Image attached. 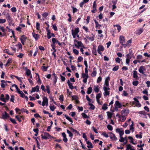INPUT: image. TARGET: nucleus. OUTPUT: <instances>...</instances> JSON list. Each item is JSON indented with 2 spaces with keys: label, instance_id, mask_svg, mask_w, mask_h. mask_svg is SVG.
<instances>
[{
  "label": "nucleus",
  "instance_id": "nucleus-1",
  "mask_svg": "<svg viewBox=\"0 0 150 150\" xmlns=\"http://www.w3.org/2000/svg\"><path fill=\"white\" fill-rule=\"evenodd\" d=\"M74 46L77 48H79V47H81L83 48H85V46L81 41H78L76 39L74 40Z\"/></svg>",
  "mask_w": 150,
  "mask_h": 150
},
{
  "label": "nucleus",
  "instance_id": "nucleus-2",
  "mask_svg": "<svg viewBox=\"0 0 150 150\" xmlns=\"http://www.w3.org/2000/svg\"><path fill=\"white\" fill-rule=\"evenodd\" d=\"M119 41L120 43L124 47L127 46V44H124L125 42V37L123 35H120L119 37Z\"/></svg>",
  "mask_w": 150,
  "mask_h": 150
},
{
  "label": "nucleus",
  "instance_id": "nucleus-3",
  "mask_svg": "<svg viewBox=\"0 0 150 150\" xmlns=\"http://www.w3.org/2000/svg\"><path fill=\"white\" fill-rule=\"evenodd\" d=\"M44 135L43 134L41 135V138L43 139H47L50 138H52L54 139L56 138V137L51 136L48 133L45 132L44 133Z\"/></svg>",
  "mask_w": 150,
  "mask_h": 150
},
{
  "label": "nucleus",
  "instance_id": "nucleus-4",
  "mask_svg": "<svg viewBox=\"0 0 150 150\" xmlns=\"http://www.w3.org/2000/svg\"><path fill=\"white\" fill-rule=\"evenodd\" d=\"M6 17L7 21H8L9 25H11V24L12 23L13 20L12 18L11 17L10 15L8 13H7L6 15Z\"/></svg>",
  "mask_w": 150,
  "mask_h": 150
},
{
  "label": "nucleus",
  "instance_id": "nucleus-5",
  "mask_svg": "<svg viewBox=\"0 0 150 150\" xmlns=\"http://www.w3.org/2000/svg\"><path fill=\"white\" fill-rule=\"evenodd\" d=\"M133 99L135 102H132L133 104H135L136 106L138 107H140L141 106V104L139 103V101L137 98H134Z\"/></svg>",
  "mask_w": 150,
  "mask_h": 150
},
{
  "label": "nucleus",
  "instance_id": "nucleus-6",
  "mask_svg": "<svg viewBox=\"0 0 150 150\" xmlns=\"http://www.w3.org/2000/svg\"><path fill=\"white\" fill-rule=\"evenodd\" d=\"M52 45H55V44L57 43L60 46L62 45V43L59 42L56 38H53L52 39Z\"/></svg>",
  "mask_w": 150,
  "mask_h": 150
},
{
  "label": "nucleus",
  "instance_id": "nucleus-7",
  "mask_svg": "<svg viewBox=\"0 0 150 150\" xmlns=\"http://www.w3.org/2000/svg\"><path fill=\"white\" fill-rule=\"evenodd\" d=\"M104 50V47L102 45H99L98 47L97 51L98 53L102 55V54L101 51H103Z\"/></svg>",
  "mask_w": 150,
  "mask_h": 150
},
{
  "label": "nucleus",
  "instance_id": "nucleus-8",
  "mask_svg": "<svg viewBox=\"0 0 150 150\" xmlns=\"http://www.w3.org/2000/svg\"><path fill=\"white\" fill-rule=\"evenodd\" d=\"M108 134H110L109 137L111 140L115 141L117 140V138L114 134L111 132H109Z\"/></svg>",
  "mask_w": 150,
  "mask_h": 150
},
{
  "label": "nucleus",
  "instance_id": "nucleus-9",
  "mask_svg": "<svg viewBox=\"0 0 150 150\" xmlns=\"http://www.w3.org/2000/svg\"><path fill=\"white\" fill-rule=\"evenodd\" d=\"M146 70V69L145 68V67L141 66L139 67V71L140 73H142V74H144V76H146V75L144 74V71H145Z\"/></svg>",
  "mask_w": 150,
  "mask_h": 150
},
{
  "label": "nucleus",
  "instance_id": "nucleus-10",
  "mask_svg": "<svg viewBox=\"0 0 150 150\" xmlns=\"http://www.w3.org/2000/svg\"><path fill=\"white\" fill-rule=\"evenodd\" d=\"M79 32V28L78 27L76 28L74 30L73 29H72L71 30L72 34L77 35L78 34V33Z\"/></svg>",
  "mask_w": 150,
  "mask_h": 150
},
{
  "label": "nucleus",
  "instance_id": "nucleus-11",
  "mask_svg": "<svg viewBox=\"0 0 150 150\" xmlns=\"http://www.w3.org/2000/svg\"><path fill=\"white\" fill-rule=\"evenodd\" d=\"M110 80V78L109 76L106 78L105 80V83L103 86H109V82Z\"/></svg>",
  "mask_w": 150,
  "mask_h": 150
},
{
  "label": "nucleus",
  "instance_id": "nucleus-12",
  "mask_svg": "<svg viewBox=\"0 0 150 150\" xmlns=\"http://www.w3.org/2000/svg\"><path fill=\"white\" fill-rule=\"evenodd\" d=\"M129 110L126 109H124L121 112L122 115L124 116H126L129 113Z\"/></svg>",
  "mask_w": 150,
  "mask_h": 150
},
{
  "label": "nucleus",
  "instance_id": "nucleus-13",
  "mask_svg": "<svg viewBox=\"0 0 150 150\" xmlns=\"http://www.w3.org/2000/svg\"><path fill=\"white\" fill-rule=\"evenodd\" d=\"M116 132L119 133L120 137H122V135L124 134V131L123 130L121 131L120 129L118 128L116 129Z\"/></svg>",
  "mask_w": 150,
  "mask_h": 150
},
{
  "label": "nucleus",
  "instance_id": "nucleus-14",
  "mask_svg": "<svg viewBox=\"0 0 150 150\" xmlns=\"http://www.w3.org/2000/svg\"><path fill=\"white\" fill-rule=\"evenodd\" d=\"M4 113V114H2V117L1 118L5 120L8 117H10L9 115L7 112L5 111Z\"/></svg>",
  "mask_w": 150,
  "mask_h": 150
},
{
  "label": "nucleus",
  "instance_id": "nucleus-15",
  "mask_svg": "<svg viewBox=\"0 0 150 150\" xmlns=\"http://www.w3.org/2000/svg\"><path fill=\"white\" fill-rule=\"evenodd\" d=\"M43 100L42 105L43 106H44L45 105V104L47 103L48 102V99L45 96L43 98Z\"/></svg>",
  "mask_w": 150,
  "mask_h": 150
},
{
  "label": "nucleus",
  "instance_id": "nucleus-16",
  "mask_svg": "<svg viewBox=\"0 0 150 150\" xmlns=\"http://www.w3.org/2000/svg\"><path fill=\"white\" fill-rule=\"evenodd\" d=\"M39 86L38 85L36 86L35 87H33L32 89V90L31 91V93H32L33 92H35L36 91L37 92L39 91Z\"/></svg>",
  "mask_w": 150,
  "mask_h": 150
},
{
  "label": "nucleus",
  "instance_id": "nucleus-17",
  "mask_svg": "<svg viewBox=\"0 0 150 150\" xmlns=\"http://www.w3.org/2000/svg\"><path fill=\"white\" fill-rule=\"evenodd\" d=\"M69 128L74 133L77 134V135H79V136L81 135V134L79 133V132L78 131H77L76 130L74 129L71 127H69Z\"/></svg>",
  "mask_w": 150,
  "mask_h": 150
},
{
  "label": "nucleus",
  "instance_id": "nucleus-18",
  "mask_svg": "<svg viewBox=\"0 0 150 150\" xmlns=\"http://www.w3.org/2000/svg\"><path fill=\"white\" fill-rule=\"evenodd\" d=\"M62 135L63 137V141L65 143H67L68 141V139L66 137V135L65 132H63L62 133Z\"/></svg>",
  "mask_w": 150,
  "mask_h": 150
},
{
  "label": "nucleus",
  "instance_id": "nucleus-19",
  "mask_svg": "<svg viewBox=\"0 0 150 150\" xmlns=\"http://www.w3.org/2000/svg\"><path fill=\"white\" fill-rule=\"evenodd\" d=\"M32 34L33 37L34 38L36 41H37L40 38V35L39 34H36L34 32L32 33Z\"/></svg>",
  "mask_w": 150,
  "mask_h": 150
},
{
  "label": "nucleus",
  "instance_id": "nucleus-20",
  "mask_svg": "<svg viewBox=\"0 0 150 150\" xmlns=\"http://www.w3.org/2000/svg\"><path fill=\"white\" fill-rule=\"evenodd\" d=\"M96 68L94 67L93 69V71L91 74V76L92 77H94L96 76L97 74Z\"/></svg>",
  "mask_w": 150,
  "mask_h": 150
},
{
  "label": "nucleus",
  "instance_id": "nucleus-21",
  "mask_svg": "<svg viewBox=\"0 0 150 150\" xmlns=\"http://www.w3.org/2000/svg\"><path fill=\"white\" fill-rule=\"evenodd\" d=\"M114 105L117 106V107H119V108H121L122 107V105L121 104L119 101L118 100L116 101L115 102V104Z\"/></svg>",
  "mask_w": 150,
  "mask_h": 150
},
{
  "label": "nucleus",
  "instance_id": "nucleus-22",
  "mask_svg": "<svg viewBox=\"0 0 150 150\" xmlns=\"http://www.w3.org/2000/svg\"><path fill=\"white\" fill-rule=\"evenodd\" d=\"M25 69L26 71L25 75L28 76H30L31 74L30 70L29 69H28L27 67L25 68Z\"/></svg>",
  "mask_w": 150,
  "mask_h": 150
},
{
  "label": "nucleus",
  "instance_id": "nucleus-23",
  "mask_svg": "<svg viewBox=\"0 0 150 150\" xmlns=\"http://www.w3.org/2000/svg\"><path fill=\"white\" fill-rule=\"evenodd\" d=\"M104 92L103 93L104 95L105 96H109L110 94V91H107V89L105 88V89H103Z\"/></svg>",
  "mask_w": 150,
  "mask_h": 150
},
{
  "label": "nucleus",
  "instance_id": "nucleus-24",
  "mask_svg": "<svg viewBox=\"0 0 150 150\" xmlns=\"http://www.w3.org/2000/svg\"><path fill=\"white\" fill-rule=\"evenodd\" d=\"M86 144L88 145L87 146V147L88 148H93L92 143L89 142V141H86Z\"/></svg>",
  "mask_w": 150,
  "mask_h": 150
},
{
  "label": "nucleus",
  "instance_id": "nucleus-25",
  "mask_svg": "<svg viewBox=\"0 0 150 150\" xmlns=\"http://www.w3.org/2000/svg\"><path fill=\"white\" fill-rule=\"evenodd\" d=\"M92 52L94 55L96 56L97 55L96 49L95 46H93V49L92 50Z\"/></svg>",
  "mask_w": 150,
  "mask_h": 150
},
{
  "label": "nucleus",
  "instance_id": "nucleus-26",
  "mask_svg": "<svg viewBox=\"0 0 150 150\" xmlns=\"http://www.w3.org/2000/svg\"><path fill=\"white\" fill-rule=\"evenodd\" d=\"M133 77L134 78H136V79H138V77L137 76V72L136 71L134 70L133 71Z\"/></svg>",
  "mask_w": 150,
  "mask_h": 150
},
{
  "label": "nucleus",
  "instance_id": "nucleus-27",
  "mask_svg": "<svg viewBox=\"0 0 150 150\" xmlns=\"http://www.w3.org/2000/svg\"><path fill=\"white\" fill-rule=\"evenodd\" d=\"M99 86H94V90L96 93H98L99 91Z\"/></svg>",
  "mask_w": 150,
  "mask_h": 150
},
{
  "label": "nucleus",
  "instance_id": "nucleus-28",
  "mask_svg": "<svg viewBox=\"0 0 150 150\" xmlns=\"http://www.w3.org/2000/svg\"><path fill=\"white\" fill-rule=\"evenodd\" d=\"M144 29L142 28H141L137 30L136 34L138 35H140L143 31Z\"/></svg>",
  "mask_w": 150,
  "mask_h": 150
},
{
  "label": "nucleus",
  "instance_id": "nucleus-29",
  "mask_svg": "<svg viewBox=\"0 0 150 150\" xmlns=\"http://www.w3.org/2000/svg\"><path fill=\"white\" fill-rule=\"evenodd\" d=\"M67 133L69 134V136L71 138V139H72L73 136V134L68 129L67 130Z\"/></svg>",
  "mask_w": 150,
  "mask_h": 150
},
{
  "label": "nucleus",
  "instance_id": "nucleus-30",
  "mask_svg": "<svg viewBox=\"0 0 150 150\" xmlns=\"http://www.w3.org/2000/svg\"><path fill=\"white\" fill-rule=\"evenodd\" d=\"M64 116L71 123L73 122V120L70 117L68 116L67 115L65 114L64 115Z\"/></svg>",
  "mask_w": 150,
  "mask_h": 150
},
{
  "label": "nucleus",
  "instance_id": "nucleus-31",
  "mask_svg": "<svg viewBox=\"0 0 150 150\" xmlns=\"http://www.w3.org/2000/svg\"><path fill=\"white\" fill-rule=\"evenodd\" d=\"M4 53H6L9 55H13V54L11 52H10L9 50L8 49H5L4 50Z\"/></svg>",
  "mask_w": 150,
  "mask_h": 150
},
{
  "label": "nucleus",
  "instance_id": "nucleus-32",
  "mask_svg": "<svg viewBox=\"0 0 150 150\" xmlns=\"http://www.w3.org/2000/svg\"><path fill=\"white\" fill-rule=\"evenodd\" d=\"M12 76H14V77H15L16 79H17L21 83H22V81L20 77H19L18 76H15L13 75H11L10 76V77L11 78H12Z\"/></svg>",
  "mask_w": 150,
  "mask_h": 150
},
{
  "label": "nucleus",
  "instance_id": "nucleus-33",
  "mask_svg": "<svg viewBox=\"0 0 150 150\" xmlns=\"http://www.w3.org/2000/svg\"><path fill=\"white\" fill-rule=\"evenodd\" d=\"M94 21L95 23L96 24V28H97L99 27H101L102 25H101L99 24L98 22L96 21V20L95 19L94 20Z\"/></svg>",
  "mask_w": 150,
  "mask_h": 150
},
{
  "label": "nucleus",
  "instance_id": "nucleus-34",
  "mask_svg": "<svg viewBox=\"0 0 150 150\" xmlns=\"http://www.w3.org/2000/svg\"><path fill=\"white\" fill-rule=\"evenodd\" d=\"M4 95L3 94H1V97L0 98V100L3 101V102L6 103V100L5 99V98H4Z\"/></svg>",
  "mask_w": 150,
  "mask_h": 150
},
{
  "label": "nucleus",
  "instance_id": "nucleus-35",
  "mask_svg": "<svg viewBox=\"0 0 150 150\" xmlns=\"http://www.w3.org/2000/svg\"><path fill=\"white\" fill-rule=\"evenodd\" d=\"M92 88L91 87H90L88 89V90L87 93L88 94H90L92 91Z\"/></svg>",
  "mask_w": 150,
  "mask_h": 150
},
{
  "label": "nucleus",
  "instance_id": "nucleus-36",
  "mask_svg": "<svg viewBox=\"0 0 150 150\" xmlns=\"http://www.w3.org/2000/svg\"><path fill=\"white\" fill-rule=\"evenodd\" d=\"M107 104L105 103L103 105V106L102 108V109L104 110H106L108 108V107L107 106Z\"/></svg>",
  "mask_w": 150,
  "mask_h": 150
},
{
  "label": "nucleus",
  "instance_id": "nucleus-37",
  "mask_svg": "<svg viewBox=\"0 0 150 150\" xmlns=\"http://www.w3.org/2000/svg\"><path fill=\"white\" fill-rule=\"evenodd\" d=\"M49 67V66H47V67L42 66L41 67V69L43 71H47V69Z\"/></svg>",
  "mask_w": 150,
  "mask_h": 150
},
{
  "label": "nucleus",
  "instance_id": "nucleus-38",
  "mask_svg": "<svg viewBox=\"0 0 150 150\" xmlns=\"http://www.w3.org/2000/svg\"><path fill=\"white\" fill-rule=\"evenodd\" d=\"M88 104L90 106V109L92 110H94L95 109V107L93 104L90 103V102L88 103Z\"/></svg>",
  "mask_w": 150,
  "mask_h": 150
},
{
  "label": "nucleus",
  "instance_id": "nucleus-39",
  "mask_svg": "<svg viewBox=\"0 0 150 150\" xmlns=\"http://www.w3.org/2000/svg\"><path fill=\"white\" fill-rule=\"evenodd\" d=\"M107 115L109 118L111 119L112 115V113L109 112H107Z\"/></svg>",
  "mask_w": 150,
  "mask_h": 150
},
{
  "label": "nucleus",
  "instance_id": "nucleus-40",
  "mask_svg": "<svg viewBox=\"0 0 150 150\" xmlns=\"http://www.w3.org/2000/svg\"><path fill=\"white\" fill-rule=\"evenodd\" d=\"M114 27H117V30L118 32H120L121 30V27L118 24H117L113 25Z\"/></svg>",
  "mask_w": 150,
  "mask_h": 150
},
{
  "label": "nucleus",
  "instance_id": "nucleus-41",
  "mask_svg": "<svg viewBox=\"0 0 150 150\" xmlns=\"http://www.w3.org/2000/svg\"><path fill=\"white\" fill-rule=\"evenodd\" d=\"M81 115L83 118H89V116H87L86 114L85 113L83 112L81 114Z\"/></svg>",
  "mask_w": 150,
  "mask_h": 150
},
{
  "label": "nucleus",
  "instance_id": "nucleus-42",
  "mask_svg": "<svg viewBox=\"0 0 150 150\" xmlns=\"http://www.w3.org/2000/svg\"><path fill=\"white\" fill-rule=\"evenodd\" d=\"M128 138L130 140V141H129L130 143H132L134 144H135L133 142L134 139L132 137L129 136Z\"/></svg>",
  "mask_w": 150,
  "mask_h": 150
},
{
  "label": "nucleus",
  "instance_id": "nucleus-43",
  "mask_svg": "<svg viewBox=\"0 0 150 150\" xmlns=\"http://www.w3.org/2000/svg\"><path fill=\"white\" fill-rule=\"evenodd\" d=\"M82 77L83 79L85 78H88V74H85L84 73H82Z\"/></svg>",
  "mask_w": 150,
  "mask_h": 150
},
{
  "label": "nucleus",
  "instance_id": "nucleus-44",
  "mask_svg": "<svg viewBox=\"0 0 150 150\" xmlns=\"http://www.w3.org/2000/svg\"><path fill=\"white\" fill-rule=\"evenodd\" d=\"M71 8L73 13H75L77 12L78 9L74 7L73 6H71Z\"/></svg>",
  "mask_w": 150,
  "mask_h": 150
},
{
  "label": "nucleus",
  "instance_id": "nucleus-45",
  "mask_svg": "<svg viewBox=\"0 0 150 150\" xmlns=\"http://www.w3.org/2000/svg\"><path fill=\"white\" fill-rule=\"evenodd\" d=\"M33 131L35 132V136H38V131L39 130L38 128H36L34 129L33 130Z\"/></svg>",
  "mask_w": 150,
  "mask_h": 150
},
{
  "label": "nucleus",
  "instance_id": "nucleus-46",
  "mask_svg": "<svg viewBox=\"0 0 150 150\" xmlns=\"http://www.w3.org/2000/svg\"><path fill=\"white\" fill-rule=\"evenodd\" d=\"M51 46L52 49L54 51L53 52L54 53H55L57 51V50L55 49L56 48V46L54 45H53L51 44Z\"/></svg>",
  "mask_w": 150,
  "mask_h": 150
},
{
  "label": "nucleus",
  "instance_id": "nucleus-47",
  "mask_svg": "<svg viewBox=\"0 0 150 150\" xmlns=\"http://www.w3.org/2000/svg\"><path fill=\"white\" fill-rule=\"evenodd\" d=\"M12 86V87H14V86H15V88H16V90L17 91V92H18V93H19V91H20V89L18 88V87L16 85V84H13Z\"/></svg>",
  "mask_w": 150,
  "mask_h": 150
},
{
  "label": "nucleus",
  "instance_id": "nucleus-48",
  "mask_svg": "<svg viewBox=\"0 0 150 150\" xmlns=\"http://www.w3.org/2000/svg\"><path fill=\"white\" fill-rule=\"evenodd\" d=\"M20 38H21L23 40L26 41L27 39V37H26L24 35H23L21 36Z\"/></svg>",
  "mask_w": 150,
  "mask_h": 150
},
{
  "label": "nucleus",
  "instance_id": "nucleus-49",
  "mask_svg": "<svg viewBox=\"0 0 150 150\" xmlns=\"http://www.w3.org/2000/svg\"><path fill=\"white\" fill-rule=\"evenodd\" d=\"M101 93H99L96 96V98L97 100H99V99L101 98Z\"/></svg>",
  "mask_w": 150,
  "mask_h": 150
},
{
  "label": "nucleus",
  "instance_id": "nucleus-50",
  "mask_svg": "<svg viewBox=\"0 0 150 150\" xmlns=\"http://www.w3.org/2000/svg\"><path fill=\"white\" fill-rule=\"evenodd\" d=\"M43 112L44 114H49V116L50 117H52V115H51V114L48 111H47L45 110H43Z\"/></svg>",
  "mask_w": 150,
  "mask_h": 150
},
{
  "label": "nucleus",
  "instance_id": "nucleus-51",
  "mask_svg": "<svg viewBox=\"0 0 150 150\" xmlns=\"http://www.w3.org/2000/svg\"><path fill=\"white\" fill-rule=\"evenodd\" d=\"M134 122L133 121H132V125H130V130H132V132H133L134 131V128L133 127V126L134 125Z\"/></svg>",
  "mask_w": 150,
  "mask_h": 150
},
{
  "label": "nucleus",
  "instance_id": "nucleus-52",
  "mask_svg": "<svg viewBox=\"0 0 150 150\" xmlns=\"http://www.w3.org/2000/svg\"><path fill=\"white\" fill-rule=\"evenodd\" d=\"M107 128L110 131H112L113 129L112 126L110 125H107Z\"/></svg>",
  "mask_w": 150,
  "mask_h": 150
},
{
  "label": "nucleus",
  "instance_id": "nucleus-53",
  "mask_svg": "<svg viewBox=\"0 0 150 150\" xmlns=\"http://www.w3.org/2000/svg\"><path fill=\"white\" fill-rule=\"evenodd\" d=\"M9 119L11 121V122L13 124H17L15 120L13 119H12L11 117H10Z\"/></svg>",
  "mask_w": 150,
  "mask_h": 150
},
{
  "label": "nucleus",
  "instance_id": "nucleus-54",
  "mask_svg": "<svg viewBox=\"0 0 150 150\" xmlns=\"http://www.w3.org/2000/svg\"><path fill=\"white\" fill-rule=\"evenodd\" d=\"M83 59V58L81 56H79L77 59V62H79L82 61Z\"/></svg>",
  "mask_w": 150,
  "mask_h": 150
},
{
  "label": "nucleus",
  "instance_id": "nucleus-55",
  "mask_svg": "<svg viewBox=\"0 0 150 150\" xmlns=\"http://www.w3.org/2000/svg\"><path fill=\"white\" fill-rule=\"evenodd\" d=\"M139 83V82L137 81H134L132 82L133 85L135 86H137Z\"/></svg>",
  "mask_w": 150,
  "mask_h": 150
},
{
  "label": "nucleus",
  "instance_id": "nucleus-56",
  "mask_svg": "<svg viewBox=\"0 0 150 150\" xmlns=\"http://www.w3.org/2000/svg\"><path fill=\"white\" fill-rule=\"evenodd\" d=\"M36 29L38 30H40V24L38 22L36 23Z\"/></svg>",
  "mask_w": 150,
  "mask_h": 150
},
{
  "label": "nucleus",
  "instance_id": "nucleus-57",
  "mask_svg": "<svg viewBox=\"0 0 150 150\" xmlns=\"http://www.w3.org/2000/svg\"><path fill=\"white\" fill-rule=\"evenodd\" d=\"M46 91L48 94H50V86L49 85L46 86Z\"/></svg>",
  "mask_w": 150,
  "mask_h": 150
},
{
  "label": "nucleus",
  "instance_id": "nucleus-58",
  "mask_svg": "<svg viewBox=\"0 0 150 150\" xmlns=\"http://www.w3.org/2000/svg\"><path fill=\"white\" fill-rule=\"evenodd\" d=\"M73 53L76 55H78L79 53V51L76 49H74L73 50Z\"/></svg>",
  "mask_w": 150,
  "mask_h": 150
},
{
  "label": "nucleus",
  "instance_id": "nucleus-59",
  "mask_svg": "<svg viewBox=\"0 0 150 150\" xmlns=\"http://www.w3.org/2000/svg\"><path fill=\"white\" fill-rule=\"evenodd\" d=\"M52 28L55 31H57V28L56 25L54 24H52Z\"/></svg>",
  "mask_w": 150,
  "mask_h": 150
},
{
  "label": "nucleus",
  "instance_id": "nucleus-60",
  "mask_svg": "<svg viewBox=\"0 0 150 150\" xmlns=\"http://www.w3.org/2000/svg\"><path fill=\"white\" fill-rule=\"evenodd\" d=\"M101 135H103L106 138H108L109 137L108 135L105 132H103V133L101 134Z\"/></svg>",
  "mask_w": 150,
  "mask_h": 150
},
{
  "label": "nucleus",
  "instance_id": "nucleus-61",
  "mask_svg": "<svg viewBox=\"0 0 150 150\" xmlns=\"http://www.w3.org/2000/svg\"><path fill=\"white\" fill-rule=\"evenodd\" d=\"M16 46L18 47L19 50L22 48V45L20 42H18V44L16 45Z\"/></svg>",
  "mask_w": 150,
  "mask_h": 150
},
{
  "label": "nucleus",
  "instance_id": "nucleus-62",
  "mask_svg": "<svg viewBox=\"0 0 150 150\" xmlns=\"http://www.w3.org/2000/svg\"><path fill=\"white\" fill-rule=\"evenodd\" d=\"M132 146L130 144H127V145L126 149V150H129V149L131 150V149H132Z\"/></svg>",
  "mask_w": 150,
  "mask_h": 150
},
{
  "label": "nucleus",
  "instance_id": "nucleus-63",
  "mask_svg": "<svg viewBox=\"0 0 150 150\" xmlns=\"http://www.w3.org/2000/svg\"><path fill=\"white\" fill-rule=\"evenodd\" d=\"M119 69V66L118 65L115 66V67H114L112 69V71H117Z\"/></svg>",
  "mask_w": 150,
  "mask_h": 150
},
{
  "label": "nucleus",
  "instance_id": "nucleus-64",
  "mask_svg": "<svg viewBox=\"0 0 150 150\" xmlns=\"http://www.w3.org/2000/svg\"><path fill=\"white\" fill-rule=\"evenodd\" d=\"M59 100L61 102H63L64 101V96L63 95H61L60 96Z\"/></svg>",
  "mask_w": 150,
  "mask_h": 150
}]
</instances>
